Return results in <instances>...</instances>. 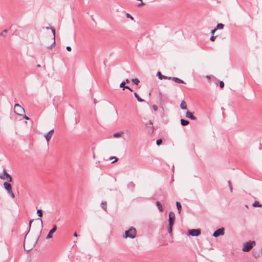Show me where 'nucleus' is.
<instances>
[{
    "label": "nucleus",
    "instance_id": "nucleus-24",
    "mask_svg": "<svg viewBox=\"0 0 262 262\" xmlns=\"http://www.w3.org/2000/svg\"><path fill=\"white\" fill-rule=\"evenodd\" d=\"M101 207L105 210H107V203L106 202H102L101 204Z\"/></svg>",
    "mask_w": 262,
    "mask_h": 262
},
{
    "label": "nucleus",
    "instance_id": "nucleus-25",
    "mask_svg": "<svg viewBox=\"0 0 262 262\" xmlns=\"http://www.w3.org/2000/svg\"><path fill=\"white\" fill-rule=\"evenodd\" d=\"M125 84H126V82H121V83H120V87H121V88H123V90H124V89H129V86H125Z\"/></svg>",
    "mask_w": 262,
    "mask_h": 262
},
{
    "label": "nucleus",
    "instance_id": "nucleus-20",
    "mask_svg": "<svg viewBox=\"0 0 262 262\" xmlns=\"http://www.w3.org/2000/svg\"><path fill=\"white\" fill-rule=\"evenodd\" d=\"M123 134V132L116 133L114 134L113 137L114 138H119V137H121Z\"/></svg>",
    "mask_w": 262,
    "mask_h": 262
},
{
    "label": "nucleus",
    "instance_id": "nucleus-1",
    "mask_svg": "<svg viewBox=\"0 0 262 262\" xmlns=\"http://www.w3.org/2000/svg\"><path fill=\"white\" fill-rule=\"evenodd\" d=\"M38 237L37 236L32 235L28 232L25 237L24 247L25 250L29 251L36 245Z\"/></svg>",
    "mask_w": 262,
    "mask_h": 262
},
{
    "label": "nucleus",
    "instance_id": "nucleus-13",
    "mask_svg": "<svg viewBox=\"0 0 262 262\" xmlns=\"http://www.w3.org/2000/svg\"><path fill=\"white\" fill-rule=\"evenodd\" d=\"M157 76L158 77V78L162 80V79H171V77H167L166 76H164L162 74V73L160 72H158L157 73Z\"/></svg>",
    "mask_w": 262,
    "mask_h": 262
},
{
    "label": "nucleus",
    "instance_id": "nucleus-32",
    "mask_svg": "<svg viewBox=\"0 0 262 262\" xmlns=\"http://www.w3.org/2000/svg\"><path fill=\"white\" fill-rule=\"evenodd\" d=\"M162 139H158L157 140L156 143L158 145H159L162 143Z\"/></svg>",
    "mask_w": 262,
    "mask_h": 262
},
{
    "label": "nucleus",
    "instance_id": "nucleus-19",
    "mask_svg": "<svg viewBox=\"0 0 262 262\" xmlns=\"http://www.w3.org/2000/svg\"><path fill=\"white\" fill-rule=\"evenodd\" d=\"M156 205H157V206L158 207L159 211L161 212L163 211V207H162V205L161 203L159 201H157Z\"/></svg>",
    "mask_w": 262,
    "mask_h": 262
},
{
    "label": "nucleus",
    "instance_id": "nucleus-27",
    "mask_svg": "<svg viewBox=\"0 0 262 262\" xmlns=\"http://www.w3.org/2000/svg\"><path fill=\"white\" fill-rule=\"evenodd\" d=\"M134 95H135V96L136 97V98H137V99L138 100V101L142 102V101H143V100L141 99L140 98V97L139 96V95L136 93H134Z\"/></svg>",
    "mask_w": 262,
    "mask_h": 262
},
{
    "label": "nucleus",
    "instance_id": "nucleus-17",
    "mask_svg": "<svg viewBox=\"0 0 262 262\" xmlns=\"http://www.w3.org/2000/svg\"><path fill=\"white\" fill-rule=\"evenodd\" d=\"M180 107L183 110L187 109V104L184 100H182L180 104Z\"/></svg>",
    "mask_w": 262,
    "mask_h": 262
},
{
    "label": "nucleus",
    "instance_id": "nucleus-41",
    "mask_svg": "<svg viewBox=\"0 0 262 262\" xmlns=\"http://www.w3.org/2000/svg\"><path fill=\"white\" fill-rule=\"evenodd\" d=\"M24 118L25 119H27V120H29V118H28V117H27L26 115H25V116H24Z\"/></svg>",
    "mask_w": 262,
    "mask_h": 262
},
{
    "label": "nucleus",
    "instance_id": "nucleus-2",
    "mask_svg": "<svg viewBox=\"0 0 262 262\" xmlns=\"http://www.w3.org/2000/svg\"><path fill=\"white\" fill-rule=\"evenodd\" d=\"M45 43L48 49H51L55 44V34H50L45 40Z\"/></svg>",
    "mask_w": 262,
    "mask_h": 262
},
{
    "label": "nucleus",
    "instance_id": "nucleus-47",
    "mask_svg": "<svg viewBox=\"0 0 262 262\" xmlns=\"http://www.w3.org/2000/svg\"><path fill=\"white\" fill-rule=\"evenodd\" d=\"M37 67H40V65L38 64V65H37Z\"/></svg>",
    "mask_w": 262,
    "mask_h": 262
},
{
    "label": "nucleus",
    "instance_id": "nucleus-14",
    "mask_svg": "<svg viewBox=\"0 0 262 262\" xmlns=\"http://www.w3.org/2000/svg\"><path fill=\"white\" fill-rule=\"evenodd\" d=\"M16 28V26H13V25H12L10 28L9 29H4L2 32V33H7V32L8 31H10V32H14V31H16L17 30L16 29H15Z\"/></svg>",
    "mask_w": 262,
    "mask_h": 262
},
{
    "label": "nucleus",
    "instance_id": "nucleus-15",
    "mask_svg": "<svg viewBox=\"0 0 262 262\" xmlns=\"http://www.w3.org/2000/svg\"><path fill=\"white\" fill-rule=\"evenodd\" d=\"M4 186L5 188L7 190L8 192H9L10 191L11 192L12 187H11V185L10 184L7 183V182H5L4 183Z\"/></svg>",
    "mask_w": 262,
    "mask_h": 262
},
{
    "label": "nucleus",
    "instance_id": "nucleus-33",
    "mask_svg": "<svg viewBox=\"0 0 262 262\" xmlns=\"http://www.w3.org/2000/svg\"><path fill=\"white\" fill-rule=\"evenodd\" d=\"M8 193L11 195V196L12 198H14L15 195H14V193L13 192L12 190L11 191V192L10 191Z\"/></svg>",
    "mask_w": 262,
    "mask_h": 262
},
{
    "label": "nucleus",
    "instance_id": "nucleus-34",
    "mask_svg": "<svg viewBox=\"0 0 262 262\" xmlns=\"http://www.w3.org/2000/svg\"><path fill=\"white\" fill-rule=\"evenodd\" d=\"M224 86V83L221 81L220 82V86L221 88H223Z\"/></svg>",
    "mask_w": 262,
    "mask_h": 262
},
{
    "label": "nucleus",
    "instance_id": "nucleus-26",
    "mask_svg": "<svg viewBox=\"0 0 262 262\" xmlns=\"http://www.w3.org/2000/svg\"><path fill=\"white\" fill-rule=\"evenodd\" d=\"M224 25L222 24H218L216 27V29H222L224 28Z\"/></svg>",
    "mask_w": 262,
    "mask_h": 262
},
{
    "label": "nucleus",
    "instance_id": "nucleus-29",
    "mask_svg": "<svg viewBox=\"0 0 262 262\" xmlns=\"http://www.w3.org/2000/svg\"><path fill=\"white\" fill-rule=\"evenodd\" d=\"M37 213L39 217H41L42 216V212L40 209L37 210Z\"/></svg>",
    "mask_w": 262,
    "mask_h": 262
},
{
    "label": "nucleus",
    "instance_id": "nucleus-18",
    "mask_svg": "<svg viewBox=\"0 0 262 262\" xmlns=\"http://www.w3.org/2000/svg\"><path fill=\"white\" fill-rule=\"evenodd\" d=\"M171 79L174 81L176 82L177 83H185L184 81L177 77H173L171 78Z\"/></svg>",
    "mask_w": 262,
    "mask_h": 262
},
{
    "label": "nucleus",
    "instance_id": "nucleus-44",
    "mask_svg": "<svg viewBox=\"0 0 262 262\" xmlns=\"http://www.w3.org/2000/svg\"><path fill=\"white\" fill-rule=\"evenodd\" d=\"M126 83H128L129 82V80L128 79H126V81H125Z\"/></svg>",
    "mask_w": 262,
    "mask_h": 262
},
{
    "label": "nucleus",
    "instance_id": "nucleus-7",
    "mask_svg": "<svg viewBox=\"0 0 262 262\" xmlns=\"http://www.w3.org/2000/svg\"><path fill=\"white\" fill-rule=\"evenodd\" d=\"M0 179L7 180L9 182H11L12 180L10 175L5 170H4L3 171L0 173Z\"/></svg>",
    "mask_w": 262,
    "mask_h": 262
},
{
    "label": "nucleus",
    "instance_id": "nucleus-40",
    "mask_svg": "<svg viewBox=\"0 0 262 262\" xmlns=\"http://www.w3.org/2000/svg\"><path fill=\"white\" fill-rule=\"evenodd\" d=\"M229 186H230V189L231 190V191H232V186H231V183L230 182H229Z\"/></svg>",
    "mask_w": 262,
    "mask_h": 262
},
{
    "label": "nucleus",
    "instance_id": "nucleus-30",
    "mask_svg": "<svg viewBox=\"0 0 262 262\" xmlns=\"http://www.w3.org/2000/svg\"><path fill=\"white\" fill-rule=\"evenodd\" d=\"M111 160H114L112 162V163H114L116 162L118 160V158L116 157H112L111 158Z\"/></svg>",
    "mask_w": 262,
    "mask_h": 262
},
{
    "label": "nucleus",
    "instance_id": "nucleus-36",
    "mask_svg": "<svg viewBox=\"0 0 262 262\" xmlns=\"http://www.w3.org/2000/svg\"><path fill=\"white\" fill-rule=\"evenodd\" d=\"M152 108L153 110L155 111H157L158 110V107L157 105H152Z\"/></svg>",
    "mask_w": 262,
    "mask_h": 262
},
{
    "label": "nucleus",
    "instance_id": "nucleus-12",
    "mask_svg": "<svg viewBox=\"0 0 262 262\" xmlns=\"http://www.w3.org/2000/svg\"><path fill=\"white\" fill-rule=\"evenodd\" d=\"M224 229L223 228H220L217 229L216 231H215L213 235L214 237H217L219 235H224Z\"/></svg>",
    "mask_w": 262,
    "mask_h": 262
},
{
    "label": "nucleus",
    "instance_id": "nucleus-35",
    "mask_svg": "<svg viewBox=\"0 0 262 262\" xmlns=\"http://www.w3.org/2000/svg\"><path fill=\"white\" fill-rule=\"evenodd\" d=\"M253 255L256 258L259 257V254L258 253H256V252H254L253 253Z\"/></svg>",
    "mask_w": 262,
    "mask_h": 262
},
{
    "label": "nucleus",
    "instance_id": "nucleus-5",
    "mask_svg": "<svg viewBox=\"0 0 262 262\" xmlns=\"http://www.w3.org/2000/svg\"><path fill=\"white\" fill-rule=\"evenodd\" d=\"M255 245V242L254 241L246 242L244 244L243 251L245 252L249 251Z\"/></svg>",
    "mask_w": 262,
    "mask_h": 262
},
{
    "label": "nucleus",
    "instance_id": "nucleus-23",
    "mask_svg": "<svg viewBox=\"0 0 262 262\" xmlns=\"http://www.w3.org/2000/svg\"><path fill=\"white\" fill-rule=\"evenodd\" d=\"M181 123L182 125L185 126V125H187L189 124V121L186 120L182 119L181 120Z\"/></svg>",
    "mask_w": 262,
    "mask_h": 262
},
{
    "label": "nucleus",
    "instance_id": "nucleus-6",
    "mask_svg": "<svg viewBox=\"0 0 262 262\" xmlns=\"http://www.w3.org/2000/svg\"><path fill=\"white\" fill-rule=\"evenodd\" d=\"M14 112L18 115H23L25 114V110L19 104H16L14 107Z\"/></svg>",
    "mask_w": 262,
    "mask_h": 262
},
{
    "label": "nucleus",
    "instance_id": "nucleus-31",
    "mask_svg": "<svg viewBox=\"0 0 262 262\" xmlns=\"http://www.w3.org/2000/svg\"><path fill=\"white\" fill-rule=\"evenodd\" d=\"M126 16L127 18H130L132 20L134 19V18L129 13H126Z\"/></svg>",
    "mask_w": 262,
    "mask_h": 262
},
{
    "label": "nucleus",
    "instance_id": "nucleus-28",
    "mask_svg": "<svg viewBox=\"0 0 262 262\" xmlns=\"http://www.w3.org/2000/svg\"><path fill=\"white\" fill-rule=\"evenodd\" d=\"M132 81L136 84H138L139 83V80L137 78L133 79Z\"/></svg>",
    "mask_w": 262,
    "mask_h": 262
},
{
    "label": "nucleus",
    "instance_id": "nucleus-9",
    "mask_svg": "<svg viewBox=\"0 0 262 262\" xmlns=\"http://www.w3.org/2000/svg\"><path fill=\"white\" fill-rule=\"evenodd\" d=\"M40 31H42V32H48V33H50V32H51V33H55V29L51 27V26H49V27H43L42 29L40 30Z\"/></svg>",
    "mask_w": 262,
    "mask_h": 262
},
{
    "label": "nucleus",
    "instance_id": "nucleus-8",
    "mask_svg": "<svg viewBox=\"0 0 262 262\" xmlns=\"http://www.w3.org/2000/svg\"><path fill=\"white\" fill-rule=\"evenodd\" d=\"M54 133V130L53 129L50 130L48 133L45 134L44 137L46 138V140L48 143L52 137L53 136Z\"/></svg>",
    "mask_w": 262,
    "mask_h": 262
},
{
    "label": "nucleus",
    "instance_id": "nucleus-38",
    "mask_svg": "<svg viewBox=\"0 0 262 262\" xmlns=\"http://www.w3.org/2000/svg\"><path fill=\"white\" fill-rule=\"evenodd\" d=\"M216 36H212L211 37H210V40L211 41H214L215 38Z\"/></svg>",
    "mask_w": 262,
    "mask_h": 262
},
{
    "label": "nucleus",
    "instance_id": "nucleus-21",
    "mask_svg": "<svg viewBox=\"0 0 262 262\" xmlns=\"http://www.w3.org/2000/svg\"><path fill=\"white\" fill-rule=\"evenodd\" d=\"M252 206L254 207H262V205L258 202V201H255Z\"/></svg>",
    "mask_w": 262,
    "mask_h": 262
},
{
    "label": "nucleus",
    "instance_id": "nucleus-10",
    "mask_svg": "<svg viewBox=\"0 0 262 262\" xmlns=\"http://www.w3.org/2000/svg\"><path fill=\"white\" fill-rule=\"evenodd\" d=\"M190 235L193 236H196L201 234V230L200 229H191L189 230Z\"/></svg>",
    "mask_w": 262,
    "mask_h": 262
},
{
    "label": "nucleus",
    "instance_id": "nucleus-22",
    "mask_svg": "<svg viewBox=\"0 0 262 262\" xmlns=\"http://www.w3.org/2000/svg\"><path fill=\"white\" fill-rule=\"evenodd\" d=\"M176 205H177V207L178 211H179V213H181V208H182L181 204V203L180 202H176Z\"/></svg>",
    "mask_w": 262,
    "mask_h": 262
},
{
    "label": "nucleus",
    "instance_id": "nucleus-37",
    "mask_svg": "<svg viewBox=\"0 0 262 262\" xmlns=\"http://www.w3.org/2000/svg\"><path fill=\"white\" fill-rule=\"evenodd\" d=\"M216 29L215 28L213 29H211L210 30V33H214L216 31Z\"/></svg>",
    "mask_w": 262,
    "mask_h": 262
},
{
    "label": "nucleus",
    "instance_id": "nucleus-42",
    "mask_svg": "<svg viewBox=\"0 0 262 262\" xmlns=\"http://www.w3.org/2000/svg\"><path fill=\"white\" fill-rule=\"evenodd\" d=\"M33 221V220H31L29 222V226H30V228L31 227V223Z\"/></svg>",
    "mask_w": 262,
    "mask_h": 262
},
{
    "label": "nucleus",
    "instance_id": "nucleus-39",
    "mask_svg": "<svg viewBox=\"0 0 262 262\" xmlns=\"http://www.w3.org/2000/svg\"><path fill=\"white\" fill-rule=\"evenodd\" d=\"M66 49H67V50L68 51H71V48L70 46L67 47Z\"/></svg>",
    "mask_w": 262,
    "mask_h": 262
},
{
    "label": "nucleus",
    "instance_id": "nucleus-11",
    "mask_svg": "<svg viewBox=\"0 0 262 262\" xmlns=\"http://www.w3.org/2000/svg\"><path fill=\"white\" fill-rule=\"evenodd\" d=\"M57 230V226L56 225H53V227L52 229H51L48 234L47 235L46 238L47 239H50L51 238L53 237V234Z\"/></svg>",
    "mask_w": 262,
    "mask_h": 262
},
{
    "label": "nucleus",
    "instance_id": "nucleus-46",
    "mask_svg": "<svg viewBox=\"0 0 262 262\" xmlns=\"http://www.w3.org/2000/svg\"><path fill=\"white\" fill-rule=\"evenodd\" d=\"M129 91H132V90L129 87V89H128Z\"/></svg>",
    "mask_w": 262,
    "mask_h": 262
},
{
    "label": "nucleus",
    "instance_id": "nucleus-16",
    "mask_svg": "<svg viewBox=\"0 0 262 262\" xmlns=\"http://www.w3.org/2000/svg\"><path fill=\"white\" fill-rule=\"evenodd\" d=\"M186 117L187 118H189L192 120L196 119V117L195 116H194L190 112H189V111H187L186 112Z\"/></svg>",
    "mask_w": 262,
    "mask_h": 262
},
{
    "label": "nucleus",
    "instance_id": "nucleus-43",
    "mask_svg": "<svg viewBox=\"0 0 262 262\" xmlns=\"http://www.w3.org/2000/svg\"><path fill=\"white\" fill-rule=\"evenodd\" d=\"M74 236H75V237H77V233L76 232H75L74 233Z\"/></svg>",
    "mask_w": 262,
    "mask_h": 262
},
{
    "label": "nucleus",
    "instance_id": "nucleus-3",
    "mask_svg": "<svg viewBox=\"0 0 262 262\" xmlns=\"http://www.w3.org/2000/svg\"><path fill=\"white\" fill-rule=\"evenodd\" d=\"M136 234L137 231L136 229L133 227H131L129 230L125 232V235L123 237L125 238H134L136 236Z\"/></svg>",
    "mask_w": 262,
    "mask_h": 262
},
{
    "label": "nucleus",
    "instance_id": "nucleus-45",
    "mask_svg": "<svg viewBox=\"0 0 262 262\" xmlns=\"http://www.w3.org/2000/svg\"><path fill=\"white\" fill-rule=\"evenodd\" d=\"M150 124L151 125V127H153L152 123L151 121L150 122Z\"/></svg>",
    "mask_w": 262,
    "mask_h": 262
},
{
    "label": "nucleus",
    "instance_id": "nucleus-4",
    "mask_svg": "<svg viewBox=\"0 0 262 262\" xmlns=\"http://www.w3.org/2000/svg\"><path fill=\"white\" fill-rule=\"evenodd\" d=\"M175 220V214L173 212H170L169 213V232L171 233L172 231V227L173 225L174 222Z\"/></svg>",
    "mask_w": 262,
    "mask_h": 262
}]
</instances>
